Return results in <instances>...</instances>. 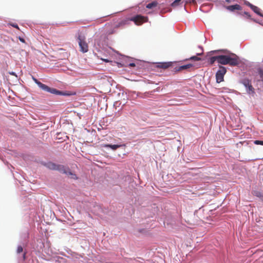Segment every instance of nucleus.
<instances>
[{
    "instance_id": "ddd939ff",
    "label": "nucleus",
    "mask_w": 263,
    "mask_h": 263,
    "mask_svg": "<svg viewBox=\"0 0 263 263\" xmlns=\"http://www.w3.org/2000/svg\"><path fill=\"white\" fill-rule=\"evenodd\" d=\"M158 3L157 1H153L151 3L148 4L146 7L148 9H153L156 7L158 6Z\"/></svg>"
},
{
    "instance_id": "7c9ffc66",
    "label": "nucleus",
    "mask_w": 263,
    "mask_h": 263,
    "mask_svg": "<svg viewBox=\"0 0 263 263\" xmlns=\"http://www.w3.org/2000/svg\"><path fill=\"white\" fill-rule=\"evenodd\" d=\"M201 55V54H200V53H198V54H197V55Z\"/></svg>"
},
{
    "instance_id": "f03ea898",
    "label": "nucleus",
    "mask_w": 263,
    "mask_h": 263,
    "mask_svg": "<svg viewBox=\"0 0 263 263\" xmlns=\"http://www.w3.org/2000/svg\"><path fill=\"white\" fill-rule=\"evenodd\" d=\"M46 165L50 170H58L63 174L75 176V175L73 174L68 168H66L63 165L57 164L53 162H49Z\"/></svg>"
},
{
    "instance_id": "7ed1b4c3",
    "label": "nucleus",
    "mask_w": 263,
    "mask_h": 263,
    "mask_svg": "<svg viewBox=\"0 0 263 263\" xmlns=\"http://www.w3.org/2000/svg\"><path fill=\"white\" fill-rule=\"evenodd\" d=\"M33 80L34 82L38 85V86L41 88L42 90L50 92L52 94L58 95H63V92L58 90L55 88H50L47 85L42 83L41 82L39 81L36 79L33 78Z\"/></svg>"
},
{
    "instance_id": "4468645a",
    "label": "nucleus",
    "mask_w": 263,
    "mask_h": 263,
    "mask_svg": "<svg viewBox=\"0 0 263 263\" xmlns=\"http://www.w3.org/2000/svg\"><path fill=\"white\" fill-rule=\"evenodd\" d=\"M121 146V145H118V144H105L104 145V147H110L113 150H116L117 148L120 147Z\"/></svg>"
},
{
    "instance_id": "b1692460",
    "label": "nucleus",
    "mask_w": 263,
    "mask_h": 263,
    "mask_svg": "<svg viewBox=\"0 0 263 263\" xmlns=\"http://www.w3.org/2000/svg\"><path fill=\"white\" fill-rule=\"evenodd\" d=\"M101 60L104 61L105 62H106V63L111 62V61H109L108 59H103V58H101Z\"/></svg>"
},
{
    "instance_id": "6ab92c4d",
    "label": "nucleus",
    "mask_w": 263,
    "mask_h": 263,
    "mask_svg": "<svg viewBox=\"0 0 263 263\" xmlns=\"http://www.w3.org/2000/svg\"><path fill=\"white\" fill-rule=\"evenodd\" d=\"M190 59L191 60H194V61L201 60V59L200 58H198L197 56H193V57H191Z\"/></svg>"
},
{
    "instance_id": "a878e982",
    "label": "nucleus",
    "mask_w": 263,
    "mask_h": 263,
    "mask_svg": "<svg viewBox=\"0 0 263 263\" xmlns=\"http://www.w3.org/2000/svg\"><path fill=\"white\" fill-rule=\"evenodd\" d=\"M9 73L11 75H12V76H15L16 77H17V75L15 74V73L14 72H9Z\"/></svg>"
},
{
    "instance_id": "393cba45",
    "label": "nucleus",
    "mask_w": 263,
    "mask_h": 263,
    "mask_svg": "<svg viewBox=\"0 0 263 263\" xmlns=\"http://www.w3.org/2000/svg\"><path fill=\"white\" fill-rule=\"evenodd\" d=\"M18 39H19V40L21 42H22V43H25V40L23 38H22L21 37H19Z\"/></svg>"
},
{
    "instance_id": "f8f14e48",
    "label": "nucleus",
    "mask_w": 263,
    "mask_h": 263,
    "mask_svg": "<svg viewBox=\"0 0 263 263\" xmlns=\"http://www.w3.org/2000/svg\"><path fill=\"white\" fill-rule=\"evenodd\" d=\"M192 67H193V65L192 64H189L180 66H179V67H177L175 68V69H176V71H181V70H185V69H189V68H191Z\"/></svg>"
},
{
    "instance_id": "bb28decb",
    "label": "nucleus",
    "mask_w": 263,
    "mask_h": 263,
    "mask_svg": "<svg viewBox=\"0 0 263 263\" xmlns=\"http://www.w3.org/2000/svg\"><path fill=\"white\" fill-rule=\"evenodd\" d=\"M129 66L130 67H135L136 66V64L134 63H131L129 64Z\"/></svg>"
},
{
    "instance_id": "423d86ee",
    "label": "nucleus",
    "mask_w": 263,
    "mask_h": 263,
    "mask_svg": "<svg viewBox=\"0 0 263 263\" xmlns=\"http://www.w3.org/2000/svg\"><path fill=\"white\" fill-rule=\"evenodd\" d=\"M226 72L227 69L225 67L222 66H219V69L216 73V79L217 83H219L223 81L224 76L226 74Z\"/></svg>"
},
{
    "instance_id": "2eb2a0df",
    "label": "nucleus",
    "mask_w": 263,
    "mask_h": 263,
    "mask_svg": "<svg viewBox=\"0 0 263 263\" xmlns=\"http://www.w3.org/2000/svg\"><path fill=\"white\" fill-rule=\"evenodd\" d=\"M215 61L218 62V55L211 57L209 60V63L211 65L213 64Z\"/></svg>"
},
{
    "instance_id": "aec40b11",
    "label": "nucleus",
    "mask_w": 263,
    "mask_h": 263,
    "mask_svg": "<svg viewBox=\"0 0 263 263\" xmlns=\"http://www.w3.org/2000/svg\"><path fill=\"white\" fill-rule=\"evenodd\" d=\"M254 144L256 145H263V141L260 140H255L254 142Z\"/></svg>"
},
{
    "instance_id": "0eeeda50",
    "label": "nucleus",
    "mask_w": 263,
    "mask_h": 263,
    "mask_svg": "<svg viewBox=\"0 0 263 263\" xmlns=\"http://www.w3.org/2000/svg\"><path fill=\"white\" fill-rule=\"evenodd\" d=\"M128 21L127 20H122L118 22L115 23L114 25V29L110 30H108L107 33L108 34H111L115 32V29L119 28H123L125 25L128 23Z\"/></svg>"
},
{
    "instance_id": "1a4fd4ad",
    "label": "nucleus",
    "mask_w": 263,
    "mask_h": 263,
    "mask_svg": "<svg viewBox=\"0 0 263 263\" xmlns=\"http://www.w3.org/2000/svg\"><path fill=\"white\" fill-rule=\"evenodd\" d=\"M248 6L251 8V9L257 14L258 15L263 17V14L261 12L260 9L257 7V6H255L250 3H249Z\"/></svg>"
},
{
    "instance_id": "f257e3e1",
    "label": "nucleus",
    "mask_w": 263,
    "mask_h": 263,
    "mask_svg": "<svg viewBox=\"0 0 263 263\" xmlns=\"http://www.w3.org/2000/svg\"><path fill=\"white\" fill-rule=\"evenodd\" d=\"M218 63L221 65H229L231 66H237L239 63V59L235 54L218 55Z\"/></svg>"
},
{
    "instance_id": "dca6fc26",
    "label": "nucleus",
    "mask_w": 263,
    "mask_h": 263,
    "mask_svg": "<svg viewBox=\"0 0 263 263\" xmlns=\"http://www.w3.org/2000/svg\"><path fill=\"white\" fill-rule=\"evenodd\" d=\"M182 0H175L172 4H171L172 6L173 7H176L179 6L181 3Z\"/></svg>"
},
{
    "instance_id": "a211bd4d",
    "label": "nucleus",
    "mask_w": 263,
    "mask_h": 263,
    "mask_svg": "<svg viewBox=\"0 0 263 263\" xmlns=\"http://www.w3.org/2000/svg\"><path fill=\"white\" fill-rule=\"evenodd\" d=\"M258 74L259 75L260 80L263 81V70L259 69L258 70Z\"/></svg>"
},
{
    "instance_id": "f3484780",
    "label": "nucleus",
    "mask_w": 263,
    "mask_h": 263,
    "mask_svg": "<svg viewBox=\"0 0 263 263\" xmlns=\"http://www.w3.org/2000/svg\"><path fill=\"white\" fill-rule=\"evenodd\" d=\"M16 252L17 254H20L21 253L23 252V248L21 246H19L17 247Z\"/></svg>"
},
{
    "instance_id": "4be33fe9",
    "label": "nucleus",
    "mask_w": 263,
    "mask_h": 263,
    "mask_svg": "<svg viewBox=\"0 0 263 263\" xmlns=\"http://www.w3.org/2000/svg\"><path fill=\"white\" fill-rule=\"evenodd\" d=\"M26 252H24L23 253V256H22V260H25L26 259Z\"/></svg>"
},
{
    "instance_id": "20e7f679",
    "label": "nucleus",
    "mask_w": 263,
    "mask_h": 263,
    "mask_svg": "<svg viewBox=\"0 0 263 263\" xmlns=\"http://www.w3.org/2000/svg\"><path fill=\"white\" fill-rule=\"evenodd\" d=\"M78 41L80 48V51L83 53L87 52L88 51V45L86 41L85 37L81 34H79Z\"/></svg>"
},
{
    "instance_id": "9b49d317",
    "label": "nucleus",
    "mask_w": 263,
    "mask_h": 263,
    "mask_svg": "<svg viewBox=\"0 0 263 263\" xmlns=\"http://www.w3.org/2000/svg\"><path fill=\"white\" fill-rule=\"evenodd\" d=\"M172 62L158 63L157 64V67L162 69H167L170 67L172 66Z\"/></svg>"
},
{
    "instance_id": "cd10ccee",
    "label": "nucleus",
    "mask_w": 263,
    "mask_h": 263,
    "mask_svg": "<svg viewBox=\"0 0 263 263\" xmlns=\"http://www.w3.org/2000/svg\"><path fill=\"white\" fill-rule=\"evenodd\" d=\"M244 14H245V15H247L248 17H249V18L251 17L250 15V14H249V13H248V12H244Z\"/></svg>"
},
{
    "instance_id": "412c9836",
    "label": "nucleus",
    "mask_w": 263,
    "mask_h": 263,
    "mask_svg": "<svg viewBox=\"0 0 263 263\" xmlns=\"http://www.w3.org/2000/svg\"><path fill=\"white\" fill-rule=\"evenodd\" d=\"M184 2L185 4L195 3V0H184Z\"/></svg>"
},
{
    "instance_id": "39448f33",
    "label": "nucleus",
    "mask_w": 263,
    "mask_h": 263,
    "mask_svg": "<svg viewBox=\"0 0 263 263\" xmlns=\"http://www.w3.org/2000/svg\"><path fill=\"white\" fill-rule=\"evenodd\" d=\"M129 21L134 22L137 25H141L148 21V17L141 15H137L129 18Z\"/></svg>"
},
{
    "instance_id": "9d476101",
    "label": "nucleus",
    "mask_w": 263,
    "mask_h": 263,
    "mask_svg": "<svg viewBox=\"0 0 263 263\" xmlns=\"http://www.w3.org/2000/svg\"><path fill=\"white\" fill-rule=\"evenodd\" d=\"M226 9L230 11H234L235 10H241V7L238 4H235L234 5H230L226 6Z\"/></svg>"
},
{
    "instance_id": "c756f323",
    "label": "nucleus",
    "mask_w": 263,
    "mask_h": 263,
    "mask_svg": "<svg viewBox=\"0 0 263 263\" xmlns=\"http://www.w3.org/2000/svg\"><path fill=\"white\" fill-rule=\"evenodd\" d=\"M261 199L263 200V195L261 196Z\"/></svg>"
},
{
    "instance_id": "5701e85b",
    "label": "nucleus",
    "mask_w": 263,
    "mask_h": 263,
    "mask_svg": "<svg viewBox=\"0 0 263 263\" xmlns=\"http://www.w3.org/2000/svg\"><path fill=\"white\" fill-rule=\"evenodd\" d=\"M11 25L12 27H14L15 28H17V29H19V27H18V25L17 24H11Z\"/></svg>"
},
{
    "instance_id": "c85d7f7f",
    "label": "nucleus",
    "mask_w": 263,
    "mask_h": 263,
    "mask_svg": "<svg viewBox=\"0 0 263 263\" xmlns=\"http://www.w3.org/2000/svg\"><path fill=\"white\" fill-rule=\"evenodd\" d=\"M105 26L106 27H109V24H105Z\"/></svg>"
},
{
    "instance_id": "6e6552de",
    "label": "nucleus",
    "mask_w": 263,
    "mask_h": 263,
    "mask_svg": "<svg viewBox=\"0 0 263 263\" xmlns=\"http://www.w3.org/2000/svg\"><path fill=\"white\" fill-rule=\"evenodd\" d=\"M242 83L246 87L248 93L250 95L255 93L254 88L252 86L251 81L249 80L244 79L242 80Z\"/></svg>"
}]
</instances>
